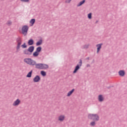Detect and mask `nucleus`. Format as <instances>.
<instances>
[{
    "label": "nucleus",
    "instance_id": "nucleus-14",
    "mask_svg": "<svg viewBox=\"0 0 127 127\" xmlns=\"http://www.w3.org/2000/svg\"><path fill=\"white\" fill-rule=\"evenodd\" d=\"M74 91H75V89H72L71 90H70V91H69L68 93H67V97H70V95L71 94H73V93L74 92Z\"/></svg>",
    "mask_w": 127,
    "mask_h": 127
},
{
    "label": "nucleus",
    "instance_id": "nucleus-27",
    "mask_svg": "<svg viewBox=\"0 0 127 127\" xmlns=\"http://www.w3.org/2000/svg\"><path fill=\"white\" fill-rule=\"evenodd\" d=\"M96 122L98 121H93L91 123H90V125L91 126V127H95V126L96 125Z\"/></svg>",
    "mask_w": 127,
    "mask_h": 127
},
{
    "label": "nucleus",
    "instance_id": "nucleus-17",
    "mask_svg": "<svg viewBox=\"0 0 127 127\" xmlns=\"http://www.w3.org/2000/svg\"><path fill=\"white\" fill-rule=\"evenodd\" d=\"M89 45L85 44L81 47V49H88L89 48Z\"/></svg>",
    "mask_w": 127,
    "mask_h": 127
},
{
    "label": "nucleus",
    "instance_id": "nucleus-25",
    "mask_svg": "<svg viewBox=\"0 0 127 127\" xmlns=\"http://www.w3.org/2000/svg\"><path fill=\"white\" fill-rule=\"evenodd\" d=\"M6 24L8 25V26H10V25L12 24V22H11V21L10 20H8L7 21V23H6Z\"/></svg>",
    "mask_w": 127,
    "mask_h": 127
},
{
    "label": "nucleus",
    "instance_id": "nucleus-21",
    "mask_svg": "<svg viewBox=\"0 0 127 127\" xmlns=\"http://www.w3.org/2000/svg\"><path fill=\"white\" fill-rule=\"evenodd\" d=\"M16 41L17 43L19 42H22V40H21V38H20V37H18V38H17Z\"/></svg>",
    "mask_w": 127,
    "mask_h": 127
},
{
    "label": "nucleus",
    "instance_id": "nucleus-22",
    "mask_svg": "<svg viewBox=\"0 0 127 127\" xmlns=\"http://www.w3.org/2000/svg\"><path fill=\"white\" fill-rule=\"evenodd\" d=\"M42 49V48H41V47H38L37 48L36 51L38 53H39V52L41 51Z\"/></svg>",
    "mask_w": 127,
    "mask_h": 127
},
{
    "label": "nucleus",
    "instance_id": "nucleus-30",
    "mask_svg": "<svg viewBox=\"0 0 127 127\" xmlns=\"http://www.w3.org/2000/svg\"><path fill=\"white\" fill-rule=\"evenodd\" d=\"M88 18H89V19H91L92 18V13H89L88 14Z\"/></svg>",
    "mask_w": 127,
    "mask_h": 127
},
{
    "label": "nucleus",
    "instance_id": "nucleus-5",
    "mask_svg": "<svg viewBox=\"0 0 127 127\" xmlns=\"http://www.w3.org/2000/svg\"><path fill=\"white\" fill-rule=\"evenodd\" d=\"M102 45H103L102 43L98 44L96 45L97 48V53H99L100 52V50H101V48H102Z\"/></svg>",
    "mask_w": 127,
    "mask_h": 127
},
{
    "label": "nucleus",
    "instance_id": "nucleus-13",
    "mask_svg": "<svg viewBox=\"0 0 127 127\" xmlns=\"http://www.w3.org/2000/svg\"><path fill=\"white\" fill-rule=\"evenodd\" d=\"M80 69V66L78 65H76L75 66L74 70L73 71V74H75V73H77V71Z\"/></svg>",
    "mask_w": 127,
    "mask_h": 127
},
{
    "label": "nucleus",
    "instance_id": "nucleus-7",
    "mask_svg": "<svg viewBox=\"0 0 127 127\" xmlns=\"http://www.w3.org/2000/svg\"><path fill=\"white\" fill-rule=\"evenodd\" d=\"M118 73H119V75L121 77H124V76H125V74H126L125 70H120Z\"/></svg>",
    "mask_w": 127,
    "mask_h": 127
},
{
    "label": "nucleus",
    "instance_id": "nucleus-28",
    "mask_svg": "<svg viewBox=\"0 0 127 127\" xmlns=\"http://www.w3.org/2000/svg\"><path fill=\"white\" fill-rule=\"evenodd\" d=\"M21 47L23 49L26 48L27 47V45H26L25 43H24V44L21 45Z\"/></svg>",
    "mask_w": 127,
    "mask_h": 127
},
{
    "label": "nucleus",
    "instance_id": "nucleus-9",
    "mask_svg": "<svg viewBox=\"0 0 127 127\" xmlns=\"http://www.w3.org/2000/svg\"><path fill=\"white\" fill-rule=\"evenodd\" d=\"M28 50L29 52H30V53H32V52L34 51V46H32L29 47V48L28 49Z\"/></svg>",
    "mask_w": 127,
    "mask_h": 127
},
{
    "label": "nucleus",
    "instance_id": "nucleus-18",
    "mask_svg": "<svg viewBox=\"0 0 127 127\" xmlns=\"http://www.w3.org/2000/svg\"><path fill=\"white\" fill-rule=\"evenodd\" d=\"M42 42H43L42 39H40V40H39V41H38L36 43V46H39L41 45V44H42Z\"/></svg>",
    "mask_w": 127,
    "mask_h": 127
},
{
    "label": "nucleus",
    "instance_id": "nucleus-24",
    "mask_svg": "<svg viewBox=\"0 0 127 127\" xmlns=\"http://www.w3.org/2000/svg\"><path fill=\"white\" fill-rule=\"evenodd\" d=\"M30 23H31V24H32V25H33V24H34V23H35V19H31L30 21Z\"/></svg>",
    "mask_w": 127,
    "mask_h": 127
},
{
    "label": "nucleus",
    "instance_id": "nucleus-26",
    "mask_svg": "<svg viewBox=\"0 0 127 127\" xmlns=\"http://www.w3.org/2000/svg\"><path fill=\"white\" fill-rule=\"evenodd\" d=\"M41 74L42 75V76H43V77H45V76H46V72H45L44 70H42L41 71Z\"/></svg>",
    "mask_w": 127,
    "mask_h": 127
},
{
    "label": "nucleus",
    "instance_id": "nucleus-32",
    "mask_svg": "<svg viewBox=\"0 0 127 127\" xmlns=\"http://www.w3.org/2000/svg\"><path fill=\"white\" fill-rule=\"evenodd\" d=\"M71 0H65V2L66 3H70V2H71Z\"/></svg>",
    "mask_w": 127,
    "mask_h": 127
},
{
    "label": "nucleus",
    "instance_id": "nucleus-2",
    "mask_svg": "<svg viewBox=\"0 0 127 127\" xmlns=\"http://www.w3.org/2000/svg\"><path fill=\"white\" fill-rule=\"evenodd\" d=\"M88 118L94 122H98L99 120H100V117L97 114H89L88 115Z\"/></svg>",
    "mask_w": 127,
    "mask_h": 127
},
{
    "label": "nucleus",
    "instance_id": "nucleus-35",
    "mask_svg": "<svg viewBox=\"0 0 127 127\" xmlns=\"http://www.w3.org/2000/svg\"><path fill=\"white\" fill-rule=\"evenodd\" d=\"M97 22H98V21H97L96 22V23H97Z\"/></svg>",
    "mask_w": 127,
    "mask_h": 127
},
{
    "label": "nucleus",
    "instance_id": "nucleus-6",
    "mask_svg": "<svg viewBox=\"0 0 127 127\" xmlns=\"http://www.w3.org/2000/svg\"><path fill=\"white\" fill-rule=\"evenodd\" d=\"M20 104V100L18 99H16L13 103V106H18Z\"/></svg>",
    "mask_w": 127,
    "mask_h": 127
},
{
    "label": "nucleus",
    "instance_id": "nucleus-15",
    "mask_svg": "<svg viewBox=\"0 0 127 127\" xmlns=\"http://www.w3.org/2000/svg\"><path fill=\"white\" fill-rule=\"evenodd\" d=\"M65 119V116L64 115H61L59 117V121L60 122H63Z\"/></svg>",
    "mask_w": 127,
    "mask_h": 127
},
{
    "label": "nucleus",
    "instance_id": "nucleus-8",
    "mask_svg": "<svg viewBox=\"0 0 127 127\" xmlns=\"http://www.w3.org/2000/svg\"><path fill=\"white\" fill-rule=\"evenodd\" d=\"M34 44V41L32 39H30L28 41V45L29 46L33 45Z\"/></svg>",
    "mask_w": 127,
    "mask_h": 127
},
{
    "label": "nucleus",
    "instance_id": "nucleus-4",
    "mask_svg": "<svg viewBox=\"0 0 127 127\" xmlns=\"http://www.w3.org/2000/svg\"><path fill=\"white\" fill-rule=\"evenodd\" d=\"M40 80V76L39 75H36L33 78V82H34V83H38Z\"/></svg>",
    "mask_w": 127,
    "mask_h": 127
},
{
    "label": "nucleus",
    "instance_id": "nucleus-3",
    "mask_svg": "<svg viewBox=\"0 0 127 127\" xmlns=\"http://www.w3.org/2000/svg\"><path fill=\"white\" fill-rule=\"evenodd\" d=\"M28 26L24 25L22 27V34H23L24 36L27 35V32L28 31Z\"/></svg>",
    "mask_w": 127,
    "mask_h": 127
},
{
    "label": "nucleus",
    "instance_id": "nucleus-16",
    "mask_svg": "<svg viewBox=\"0 0 127 127\" xmlns=\"http://www.w3.org/2000/svg\"><path fill=\"white\" fill-rule=\"evenodd\" d=\"M48 68H49L48 64H42V70H43V69H48Z\"/></svg>",
    "mask_w": 127,
    "mask_h": 127
},
{
    "label": "nucleus",
    "instance_id": "nucleus-20",
    "mask_svg": "<svg viewBox=\"0 0 127 127\" xmlns=\"http://www.w3.org/2000/svg\"><path fill=\"white\" fill-rule=\"evenodd\" d=\"M39 55V53H38V52L35 51L33 53V56L34 57H37Z\"/></svg>",
    "mask_w": 127,
    "mask_h": 127
},
{
    "label": "nucleus",
    "instance_id": "nucleus-34",
    "mask_svg": "<svg viewBox=\"0 0 127 127\" xmlns=\"http://www.w3.org/2000/svg\"><path fill=\"white\" fill-rule=\"evenodd\" d=\"M86 67H91V65H90L89 64H87L86 65Z\"/></svg>",
    "mask_w": 127,
    "mask_h": 127
},
{
    "label": "nucleus",
    "instance_id": "nucleus-29",
    "mask_svg": "<svg viewBox=\"0 0 127 127\" xmlns=\"http://www.w3.org/2000/svg\"><path fill=\"white\" fill-rule=\"evenodd\" d=\"M77 65H78L79 67H81V66H82V60H79L78 64H77Z\"/></svg>",
    "mask_w": 127,
    "mask_h": 127
},
{
    "label": "nucleus",
    "instance_id": "nucleus-23",
    "mask_svg": "<svg viewBox=\"0 0 127 127\" xmlns=\"http://www.w3.org/2000/svg\"><path fill=\"white\" fill-rule=\"evenodd\" d=\"M24 54H25V55H29V51L28 50H25L23 51Z\"/></svg>",
    "mask_w": 127,
    "mask_h": 127
},
{
    "label": "nucleus",
    "instance_id": "nucleus-1",
    "mask_svg": "<svg viewBox=\"0 0 127 127\" xmlns=\"http://www.w3.org/2000/svg\"><path fill=\"white\" fill-rule=\"evenodd\" d=\"M24 62L31 66H35L36 69L42 70V64H36V61H34L30 58L25 59Z\"/></svg>",
    "mask_w": 127,
    "mask_h": 127
},
{
    "label": "nucleus",
    "instance_id": "nucleus-33",
    "mask_svg": "<svg viewBox=\"0 0 127 127\" xmlns=\"http://www.w3.org/2000/svg\"><path fill=\"white\" fill-rule=\"evenodd\" d=\"M90 60V57H88L86 58V60Z\"/></svg>",
    "mask_w": 127,
    "mask_h": 127
},
{
    "label": "nucleus",
    "instance_id": "nucleus-11",
    "mask_svg": "<svg viewBox=\"0 0 127 127\" xmlns=\"http://www.w3.org/2000/svg\"><path fill=\"white\" fill-rule=\"evenodd\" d=\"M85 2H86V0H83L80 2H79V3L77 4V7H79V6H81V5H82V4H84V3H85Z\"/></svg>",
    "mask_w": 127,
    "mask_h": 127
},
{
    "label": "nucleus",
    "instance_id": "nucleus-19",
    "mask_svg": "<svg viewBox=\"0 0 127 127\" xmlns=\"http://www.w3.org/2000/svg\"><path fill=\"white\" fill-rule=\"evenodd\" d=\"M32 75V70H31L30 72L28 73L26 75L27 78H31V76Z\"/></svg>",
    "mask_w": 127,
    "mask_h": 127
},
{
    "label": "nucleus",
    "instance_id": "nucleus-10",
    "mask_svg": "<svg viewBox=\"0 0 127 127\" xmlns=\"http://www.w3.org/2000/svg\"><path fill=\"white\" fill-rule=\"evenodd\" d=\"M98 101L101 103H102V102H104V97H103V95H99L98 96Z\"/></svg>",
    "mask_w": 127,
    "mask_h": 127
},
{
    "label": "nucleus",
    "instance_id": "nucleus-31",
    "mask_svg": "<svg viewBox=\"0 0 127 127\" xmlns=\"http://www.w3.org/2000/svg\"><path fill=\"white\" fill-rule=\"evenodd\" d=\"M21 1H22L23 2H28L29 1V0H20Z\"/></svg>",
    "mask_w": 127,
    "mask_h": 127
},
{
    "label": "nucleus",
    "instance_id": "nucleus-12",
    "mask_svg": "<svg viewBox=\"0 0 127 127\" xmlns=\"http://www.w3.org/2000/svg\"><path fill=\"white\" fill-rule=\"evenodd\" d=\"M21 43H22V42L17 43V45L16 47L17 52H18V50H19L20 48V46L21 45Z\"/></svg>",
    "mask_w": 127,
    "mask_h": 127
}]
</instances>
